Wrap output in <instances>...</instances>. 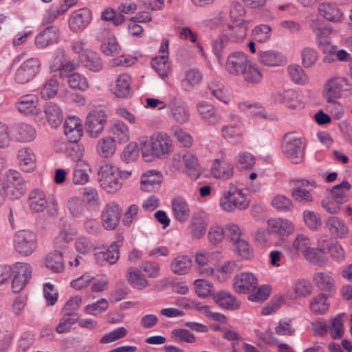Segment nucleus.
Returning a JSON list of instances; mask_svg holds the SVG:
<instances>
[{
	"instance_id": "obj_1",
	"label": "nucleus",
	"mask_w": 352,
	"mask_h": 352,
	"mask_svg": "<svg viewBox=\"0 0 352 352\" xmlns=\"http://www.w3.org/2000/svg\"><path fill=\"white\" fill-rule=\"evenodd\" d=\"M219 205L223 210L230 212L245 210L249 207L250 201L242 190L231 187L222 193Z\"/></svg>"
},
{
	"instance_id": "obj_2",
	"label": "nucleus",
	"mask_w": 352,
	"mask_h": 352,
	"mask_svg": "<svg viewBox=\"0 0 352 352\" xmlns=\"http://www.w3.org/2000/svg\"><path fill=\"white\" fill-rule=\"evenodd\" d=\"M282 150L287 159L292 164H298L303 161L305 145L301 138L290 137L289 134H286Z\"/></svg>"
},
{
	"instance_id": "obj_3",
	"label": "nucleus",
	"mask_w": 352,
	"mask_h": 352,
	"mask_svg": "<svg viewBox=\"0 0 352 352\" xmlns=\"http://www.w3.org/2000/svg\"><path fill=\"white\" fill-rule=\"evenodd\" d=\"M28 204L30 209L34 212H43L49 204L52 206V208L48 210L49 214L53 216L56 212L57 205L55 199L53 197H47L45 192L38 188L30 192Z\"/></svg>"
},
{
	"instance_id": "obj_4",
	"label": "nucleus",
	"mask_w": 352,
	"mask_h": 352,
	"mask_svg": "<svg viewBox=\"0 0 352 352\" xmlns=\"http://www.w3.org/2000/svg\"><path fill=\"white\" fill-rule=\"evenodd\" d=\"M14 242L16 252L25 256L32 254L37 248L36 235L29 230L18 231Z\"/></svg>"
},
{
	"instance_id": "obj_5",
	"label": "nucleus",
	"mask_w": 352,
	"mask_h": 352,
	"mask_svg": "<svg viewBox=\"0 0 352 352\" xmlns=\"http://www.w3.org/2000/svg\"><path fill=\"white\" fill-rule=\"evenodd\" d=\"M173 165L180 170L184 165L186 172L192 179H197L200 174L197 158L190 153L182 151L174 155Z\"/></svg>"
},
{
	"instance_id": "obj_6",
	"label": "nucleus",
	"mask_w": 352,
	"mask_h": 352,
	"mask_svg": "<svg viewBox=\"0 0 352 352\" xmlns=\"http://www.w3.org/2000/svg\"><path fill=\"white\" fill-rule=\"evenodd\" d=\"M107 116L102 109L92 110L87 116L85 129L91 138H96L103 131Z\"/></svg>"
},
{
	"instance_id": "obj_7",
	"label": "nucleus",
	"mask_w": 352,
	"mask_h": 352,
	"mask_svg": "<svg viewBox=\"0 0 352 352\" xmlns=\"http://www.w3.org/2000/svg\"><path fill=\"white\" fill-rule=\"evenodd\" d=\"M112 170H117V167L107 164L102 166L98 171L100 186L109 193H115L122 187L121 182Z\"/></svg>"
},
{
	"instance_id": "obj_8",
	"label": "nucleus",
	"mask_w": 352,
	"mask_h": 352,
	"mask_svg": "<svg viewBox=\"0 0 352 352\" xmlns=\"http://www.w3.org/2000/svg\"><path fill=\"white\" fill-rule=\"evenodd\" d=\"M121 217V208L116 202L105 205L101 213V222L103 228L113 230L117 227Z\"/></svg>"
},
{
	"instance_id": "obj_9",
	"label": "nucleus",
	"mask_w": 352,
	"mask_h": 352,
	"mask_svg": "<svg viewBox=\"0 0 352 352\" xmlns=\"http://www.w3.org/2000/svg\"><path fill=\"white\" fill-rule=\"evenodd\" d=\"M151 146L155 156L165 158L171 151L172 142L166 133H158L151 136Z\"/></svg>"
},
{
	"instance_id": "obj_10",
	"label": "nucleus",
	"mask_w": 352,
	"mask_h": 352,
	"mask_svg": "<svg viewBox=\"0 0 352 352\" xmlns=\"http://www.w3.org/2000/svg\"><path fill=\"white\" fill-rule=\"evenodd\" d=\"M40 62L37 58L25 60L15 73V80L24 84L33 78L39 72Z\"/></svg>"
},
{
	"instance_id": "obj_11",
	"label": "nucleus",
	"mask_w": 352,
	"mask_h": 352,
	"mask_svg": "<svg viewBox=\"0 0 352 352\" xmlns=\"http://www.w3.org/2000/svg\"><path fill=\"white\" fill-rule=\"evenodd\" d=\"M92 13L87 8L75 10L69 19V26L74 32L82 31L91 22Z\"/></svg>"
},
{
	"instance_id": "obj_12",
	"label": "nucleus",
	"mask_w": 352,
	"mask_h": 352,
	"mask_svg": "<svg viewBox=\"0 0 352 352\" xmlns=\"http://www.w3.org/2000/svg\"><path fill=\"white\" fill-rule=\"evenodd\" d=\"M16 271L12 282V288L14 293L20 292L31 278L32 268L28 263H16Z\"/></svg>"
},
{
	"instance_id": "obj_13",
	"label": "nucleus",
	"mask_w": 352,
	"mask_h": 352,
	"mask_svg": "<svg viewBox=\"0 0 352 352\" xmlns=\"http://www.w3.org/2000/svg\"><path fill=\"white\" fill-rule=\"evenodd\" d=\"M120 244L114 241L110 244L105 250L98 249L94 253V258L96 262L100 265H113L120 257Z\"/></svg>"
},
{
	"instance_id": "obj_14",
	"label": "nucleus",
	"mask_w": 352,
	"mask_h": 352,
	"mask_svg": "<svg viewBox=\"0 0 352 352\" xmlns=\"http://www.w3.org/2000/svg\"><path fill=\"white\" fill-rule=\"evenodd\" d=\"M168 106L175 122L179 124L188 122L190 118V111L186 103L182 99L173 97Z\"/></svg>"
},
{
	"instance_id": "obj_15",
	"label": "nucleus",
	"mask_w": 352,
	"mask_h": 352,
	"mask_svg": "<svg viewBox=\"0 0 352 352\" xmlns=\"http://www.w3.org/2000/svg\"><path fill=\"white\" fill-rule=\"evenodd\" d=\"M257 285V279L252 273L244 272L235 276L233 287L237 293L246 294L256 289Z\"/></svg>"
},
{
	"instance_id": "obj_16",
	"label": "nucleus",
	"mask_w": 352,
	"mask_h": 352,
	"mask_svg": "<svg viewBox=\"0 0 352 352\" xmlns=\"http://www.w3.org/2000/svg\"><path fill=\"white\" fill-rule=\"evenodd\" d=\"M250 60L245 54L236 52L231 54L227 58L226 70L232 75L241 74Z\"/></svg>"
},
{
	"instance_id": "obj_17",
	"label": "nucleus",
	"mask_w": 352,
	"mask_h": 352,
	"mask_svg": "<svg viewBox=\"0 0 352 352\" xmlns=\"http://www.w3.org/2000/svg\"><path fill=\"white\" fill-rule=\"evenodd\" d=\"M310 28L316 36L318 45L324 50L323 47L329 44L327 36L333 32L332 27L325 24L322 20L316 19L311 21Z\"/></svg>"
},
{
	"instance_id": "obj_18",
	"label": "nucleus",
	"mask_w": 352,
	"mask_h": 352,
	"mask_svg": "<svg viewBox=\"0 0 352 352\" xmlns=\"http://www.w3.org/2000/svg\"><path fill=\"white\" fill-rule=\"evenodd\" d=\"M58 29L54 25H50L40 32L35 38V46L38 49H45L56 42L58 38Z\"/></svg>"
},
{
	"instance_id": "obj_19",
	"label": "nucleus",
	"mask_w": 352,
	"mask_h": 352,
	"mask_svg": "<svg viewBox=\"0 0 352 352\" xmlns=\"http://www.w3.org/2000/svg\"><path fill=\"white\" fill-rule=\"evenodd\" d=\"M64 132L68 141H79L82 135V128L80 120L75 117H68L64 122Z\"/></svg>"
},
{
	"instance_id": "obj_20",
	"label": "nucleus",
	"mask_w": 352,
	"mask_h": 352,
	"mask_svg": "<svg viewBox=\"0 0 352 352\" xmlns=\"http://www.w3.org/2000/svg\"><path fill=\"white\" fill-rule=\"evenodd\" d=\"M161 183V173L157 170H150L142 175L140 188L144 191L152 192L159 189Z\"/></svg>"
},
{
	"instance_id": "obj_21",
	"label": "nucleus",
	"mask_w": 352,
	"mask_h": 352,
	"mask_svg": "<svg viewBox=\"0 0 352 352\" xmlns=\"http://www.w3.org/2000/svg\"><path fill=\"white\" fill-rule=\"evenodd\" d=\"M12 135V140L19 142H29L36 138V132L32 126L20 123L14 126Z\"/></svg>"
},
{
	"instance_id": "obj_22",
	"label": "nucleus",
	"mask_w": 352,
	"mask_h": 352,
	"mask_svg": "<svg viewBox=\"0 0 352 352\" xmlns=\"http://www.w3.org/2000/svg\"><path fill=\"white\" fill-rule=\"evenodd\" d=\"M325 226L330 234L335 238H344L349 232L344 221L335 216L329 217Z\"/></svg>"
},
{
	"instance_id": "obj_23",
	"label": "nucleus",
	"mask_w": 352,
	"mask_h": 352,
	"mask_svg": "<svg viewBox=\"0 0 352 352\" xmlns=\"http://www.w3.org/2000/svg\"><path fill=\"white\" fill-rule=\"evenodd\" d=\"M197 109L202 119H204L208 124L215 125L220 122L221 116L211 104L206 102H201L197 104Z\"/></svg>"
},
{
	"instance_id": "obj_24",
	"label": "nucleus",
	"mask_w": 352,
	"mask_h": 352,
	"mask_svg": "<svg viewBox=\"0 0 352 352\" xmlns=\"http://www.w3.org/2000/svg\"><path fill=\"white\" fill-rule=\"evenodd\" d=\"M213 300L219 307L228 310H236L241 305L240 302L234 296L223 290L214 294Z\"/></svg>"
},
{
	"instance_id": "obj_25",
	"label": "nucleus",
	"mask_w": 352,
	"mask_h": 352,
	"mask_svg": "<svg viewBox=\"0 0 352 352\" xmlns=\"http://www.w3.org/2000/svg\"><path fill=\"white\" fill-rule=\"evenodd\" d=\"M17 159L19 166L25 172H30L35 167L36 155L30 147H23L19 149Z\"/></svg>"
},
{
	"instance_id": "obj_26",
	"label": "nucleus",
	"mask_w": 352,
	"mask_h": 352,
	"mask_svg": "<svg viewBox=\"0 0 352 352\" xmlns=\"http://www.w3.org/2000/svg\"><path fill=\"white\" fill-rule=\"evenodd\" d=\"M80 58L83 65L91 72H98L103 68V62L100 56L90 50L83 51Z\"/></svg>"
},
{
	"instance_id": "obj_27",
	"label": "nucleus",
	"mask_w": 352,
	"mask_h": 352,
	"mask_svg": "<svg viewBox=\"0 0 352 352\" xmlns=\"http://www.w3.org/2000/svg\"><path fill=\"white\" fill-rule=\"evenodd\" d=\"M233 169L232 164L223 159H217L211 167V172L215 178L228 179L232 176Z\"/></svg>"
},
{
	"instance_id": "obj_28",
	"label": "nucleus",
	"mask_w": 352,
	"mask_h": 352,
	"mask_svg": "<svg viewBox=\"0 0 352 352\" xmlns=\"http://www.w3.org/2000/svg\"><path fill=\"white\" fill-rule=\"evenodd\" d=\"M274 102L284 104L290 108H296L300 106V96L292 89H289L283 93H277L274 96Z\"/></svg>"
},
{
	"instance_id": "obj_29",
	"label": "nucleus",
	"mask_w": 352,
	"mask_h": 352,
	"mask_svg": "<svg viewBox=\"0 0 352 352\" xmlns=\"http://www.w3.org/2000/svg\"><path fill=\"white\" fill-rule=\"evenodd\" d=\"M172 208L175 219L180 223L186 222L190 217V208L186 200L177 197L172 201Z\"/></svg>"
},
{
	"instance_id": "obj_30",
	"label": "nucleus",
	"mask_w": 352,
	"mask_h": 352,
	"mask_svg": "<svg viewBox=\"0 0 352 352\" xmlns=\"http://www.w3.org/2000/svg\"><path fill=\"white\" fill-rule=\"evenodd\" d=\"M260 62L266 66L278 67L286 63L285 58L274 50L263 51L258 53Z\"/></svg>"
},
{
	"instance_id": "obj_31",
	"label": "nucleus",
	"mask_w": 352,
	"mask_h": 352,
	"mask_svg": "<svg viewBox=\"0 0 352 352\" xmlns=\"http://www.w3.org/2000/svg\"><path fill=\"white\" fill-rule=\"evenodd\" d=\"M318 10L321 16L327 20L334 23L341 22L343 19V13L332 3H321Z\"/></svg>"
},
{
	"instance_id": "obj_32",
	"label": "nucleus",
	"mask_w": 352,
	"mask_h": 352,
	"mask_svg": "<svg viewBox=\"0 0 352 352\" xmlns=\"http://www.w3.org/2000/svg\"><path fill=\"white\" fill-rule=\"evenodd\" d=\"M270 231L280 238L287 236L293 232L292 223L287 219H276L269 221Z\"/></svg>"
},
{
	"instance_id": "obj_33",
	"label": "nucleus",
	"mask_w": 352,
	"mask_h": 352,
	"mask_svg": "<svg viewBox=\"0 0 352 352\" xmlns=\"http://www.w3.org/2000/svg\"><path fill=\"white\" fill-rule=\"evenodd\" d=\"M131 77L126 74L119 75L115 82L112 91L118 98H126L130 93Z\"/></svg>"
},
{
	"instance_id": "obj_34",
	"label": "nucleus",
	"mask_w": 352,
	"mask_h": 352,
	"mask_svg": "<svg viewBox=\"0 0 352 352\" xmlns=\"http://www.w3.org/2000/svg\"><path fill=\"white\" fill-rule=\"evenodd\" d=\"M110 138L116 142L122 144L129 141V128L122 122H116L110 129Z\"/></svg>"
},
{
	"instance_id": "obj_35",
	"label": "nucleus",
	"mask_w": 352,
	"mask_h": 352,
	"mask_svg": "<svg viewBox=\"0 0 352 352\" xmlns=\"http://www.w3.org/2000/svg\"><path fill=\"white\" fill-rule=\"evenodd\" d=\"M45 113L52 127L57 128L62 123L63 119L62 110L56 104L48 103L45 107Z\"/></svg>"
},
{
	"instance_id": "obj_36",
	"label": "nucleus",
	"mask_w": 352,
	"mask_h": 352,
	"mask_svg": "<svg viewBox=\"0 0 352 352\" xmlns=\"http://www.w3.org/2000/svg\"><path fill=\"white\" fill-rule=\"evenodd\" d=\"M192 265L191 258L186 255H179L175 258L170 264L171 271L177 275L187 274Z\"/></svg>"
},
{
	"instance_id": "obj_37",
	"label": "nucleus",
	"mask_w": 352,
	"mask_h": 352,
	"mask_svg": "<svg viewBox=\"0 0 352 352\" xmlns=\"http://www.w3.org/2000/svg\"><path fill=\"white\" fill-rule=\"evenodd\" d=\"M202 80L201 72L197 69L186 71L182 80V87L184 91H190L198 85Z\"/></svg>"
},
{
	"instance_id": "obj_38",
	"label": "nucleus",
	"mask_w": 352,
	"mask_h": 352,
	"mask_svg": "<svg viewBox=\"0 0 352 352\" xmlns=\"http://www.w3.org/2000/svg\"><path fill=\"white\" fill-rule=\"evenodd\" d=\"M351 185L346 180L334 186L331 190V197L336 202L343 204L348 200V192Z\"/></svg>"
},
{
	"instance_id": "obj_39",
	"label": "nucleus",
	"mask_w": 352,
	"mask_h": 352,
	"mask_svg": "<svg viewBox=\"0 0 352 352\" xmlns=\"http://www.w3.org/2000/svg\"><path fill=\"white\" fill-rule=\"evenodd\" d=\"M126 280L133 288L143 289L148 285V281L143 277L140 271L135 267H129L126 273Z\"/></svg>"
},
{
	"instance_id": "obj_40",
	"label": "nucleus",
	"mask_w": 352,
	"mask_h": 352,
	"mask_svg": "<svg viewBox=\"0 0 352 352\" xmlns=\"http://www.w3.org/2000/svg\"><path fill=\"white\" fill-rule=\"evenodd\" d=\"M342 91V85L337 80H330L324 87V96L328 102L334 103L341 96Z\"/></svg>"
},
{
	"instance_id": "obj_41",
	"label": "nucleus",
	"mask_w": 352,
	"mask_h": 352,
	"mask_svg": "<svg viewBox=\"0 0 352 352\" xmlns=\"http://www.w3.org/2000/svg\"><path fill=\"white\" fill-rule=\"evenodd\" d=\"M63 254V252L50 253L45 258V266L54 272H62L64 270Z\"/></svg>"
},
{
	"instance_id": "obj_42",
	"label": "nucleus",
	"mask_w": 352,
	"mask_h": 352,
	"mask_svg": "<svg viewBox=\"0 0 352 352\" xmlns=\"http://www.w3.org/2000/svg\"><path fill=\"white\" fill-rule=\"evenodd\" d=\"M309 239L303 234H298L290 248L291 256L292 258H296L300 253H302L304 254L309 249Z\"/></svg>"
},
{
	"instance_id": "obj_43",
	"label": "nucleus",
	"mask_w": 352,
	"mask_h": 352,
	"mask_svg": "<svg viewBox=\"0 0 352 352\" xmlns=\"http://www.w3.org/2000/svg\"><path fill=\"white\" fill-rule=\"evenodd\" d=\"M37 97L32 94L25 95L20 97L19 101L16 102V109L21 113H33L37 104Z\"/></svg>"
},
{
	"instance_id": "obj_44",
	"label": "nucleus",
	"mask_w": 352,
	"mask_h": 352,
	"mask_svg": "<svg viewBox=\"0 0 352 352\" xmlns=\"http://www.w3.org/2000/svg\"><path fill=\"white\" fill-rule=\"evenodd\" d=\"M65 154L68 158L77 163L82 162L84 148L82 144L76 142L68 141L65 146Z\"/></svg>"
},
{
	"instance_id": "obj_45",
	"label": "nucleus",
	"mask_w": 352,
	"mask_h": 352,
	"mask_svg": "<svg viewBox=\"0 0 352 352\" xmlns=\"http://www.w3.org/2000/svg\"><path fill=\"white\" fill-rule=\"evenodd\" d=\"M207 223L205 219L200 215L193 216L190 226V232L192 236L196 239L203 237L206 231Z\"/></svg>"
},
{
	"instance_id": "obj_46",
	"label": "nucleus",
	"mask_w": 352,
	"mask_h": 352,
	"mask_svg": "<svg viewBox=\"0 0 352 352\" xmlns=\"http://www.w3.org/2000/svg\"><path fill=\"white\" fill-rule=\"evenodd\" d=\"M116 151L115 142L110 138L100 140L97 144V152L103 157L111 156Z\"/></svg>"
},
{
	"instance_id": "obj_47",
	"label": "nucleus",
	"mask_w": 352,
	"mask_h": 352,
	"mask_svg": "<svg viewBox=\"0 0 352 352\" xmlns=\"http://www.w3.org/2000/svg\"><path fill=\"white\" fill-rule=\"evenodd\" d=\"M151 65L157 74L162 78L167 77L170 71V65L168 58L164 56H158L153 58Z\"/></svg>"
},
{
	"instance_id": "obj_48",
	"label": "nucleus",
	"mask_w": 352,
	"mask_h": 352,
	"mask_svg": "<svg viewBox=\"0 0 352 352\" xmlns=\"http://www.w3.org/2000/svg\"><path fill=\"white\" fill-rule=\"evenodd\" d=\"M241 74L243 75L245 81L249 83H257L262 78V74L259 71L258 66L256 64L252 63L250 61L248 63Z\"/></svg>"
},
{
	"instance_id": "obj_49",
	"label": "nucleus",
	"mask_w": 352,
	"mask_h": 352,
	"mask_svg": "<svg viewBox=\"0 0 352 352\" xmlns=\"http://www.w3.org/2000/svg\"><path fill=\"white\" fill-rule=\"evenodd\" d=\"M316 286L321 290L331 291L334 287L333 279L324 272H316L314 276Z\"/></svg>"
},
{
	"instance_id": "obj_50",
	"label": "nucleus",
	"mask_w": 352,
	"mask_h": 352,
	"mask_svg": "<svg viewBox=\"0 0 352 352\" xmlns=\"http://www.w3.org/2000/svg\"><path fill=\"white\" fill-rule=\"evenodd\" d=\"M88 179L87 166L83 162L77 163L73 172V182L75 184L82 185L85 184Z\"/></svg>"
},
{
	"instance_id": "obj_51",
	"label": "nucleus",
	"mask_w": 352,
	"mask_h": 352,
	"mask_svg": "<svg viewBox=\"0 0 352 352\" xmlns=\"http://www.w3.org/2000/svg\"><path fill=\"white\" fill-rule=\"evenodd\" d=\"M196 294L202 298H206L209 296L213 297L214 287L209 281L204 279H197L194 281Z\"/></svg>"
},
{
	"instance_id": "obj_52",
	"label": "nucleus",
	"mask_w": 352,
	"mask_h": 352,
	"mask_svg": "<svg viewBox=\"0 0 352 352\" xmlns=\"http://www.w3.org/2000/svg\"><path fill=\"white\" fill-rule=\"evenodd\" d=\"M66 79L69 86L74 89L86 91L89 88L87 78L78 73H72Z\"/></svg>"
},
{
	"instance_id": "obj_53",
	"label": "nucleus",
	"mask_w": 352,
	"mask_h": 352,
	"mask_svg": "<svg viewBox=\"0 0 352 352\" xmlns=\"http://www.w3.org/2000/svg\"><path fill=\"white\" fill-rule=\"evenodd\" d=\"M247 28V23H243L242 24L233 23L232 27L228 26L229 32L228 33V35L229 36V39L232 42H238L241 41L246 36Z\"/></svg>"
},
{
	"instance_id": "obj_54",
	"label": "nucleus",
	"mask_w": 352,
	"mask_h": 352,
	"mask_svg": "<svg viewBox=\"0 0 352 352\" xmlns=\"http://www.w3.org/2000/svg\"><path fill=\"white\" fill-rule=\"evenodd\" d=\"M272 206L280 212H290L294 206L290 199L283 195H278L272 201Z\"/></svg>"
},
{
	"instance_id": "obj_55",
	"label": "nucleus",
	"mask_w": 352,
	"mask_h": 352,
	"mask_svg": "<svg viewBox=\"0 0 352 352\" xmlns=\"http://www.w3.org/2000/svg\"><path fill=\"white\" fill-rule=\"evenodd\" d=\"M327 299V296L324 294H320L314 297L310 302L311 310L316 314H324L329 309Z\"/></svg>"
},
{
	"instance_id": "obj_56",
	"label": "nucleus",
	"mask_w": 352,
	"mask_h": 352,
	"mask_svg": "<svg viewBox=\"0 0 352 352\" xmlns=\"http://www.w3.org/2000/svg\"><path fill=\"white\" fill-rule=\"evenodd\" d=\"M230 40L227 35L221 36L212 43V51L217 58L219 63H223V52L228 46Z\"/></svg>"
},
{
	"instance_id": "obj_57",
	"label": "nucleus",
	"mask_w": 352,
	"mask_h": 352,
	"mask_svg": "<svg viewBox=\"0 0 352 352\" xmlns=\"http://www.w3.org/2000/svg\"><path fill=\"white\" fill-rule=\"evenodd\" d=\"M293 290L298 297H307L312 292L311 283L305 279H298L293 284Z\"/></svg>"
},
{
	"instance_id": "obj_58",
	"label": "nucleus",
	"mask_w": 352,
	"mask_h": 352,
	"mask_svg": "<svg viewBox=\"0 0 352 352\" xmlns=\"http://www.w3.org/2000/svg\"><path fill=\"white\" fill-rule=\"evenodd\" d=\"M254 164L255 158L249 152H241L236 156V166L239 170L250 169Z\"/></svg>"
},
{
	"instance_id": "obj_59",
	"label": "nucleus",
	"mask_w": 352,
	"mask_h": 352,
	"mask_svg": "<svg viewBox=\"0 0 352 352\" xmlns=\"http://www.w3.org/2000/svg\"><path fill=\"white\" fill-rule=\"evenodd\" d=\"M245 13L243 6L239 2H233L231 6L230 15L232 21V23L242 24L247 23L244 20V15Z\"/></svg>"
},
{
	"instance_id": "obj_60",
	"label": "nucleus",
	"mask_w": 352,
	"mask_h": 352,
	"mask_svg": "<svg viewBox=\"0 0 352 352\" xmlns=\"http://www.w3.org/2000/svg\"><path fill=\"white\" fill-rule=\"evenodd\" d=\"M288 72L292 80L296 84L304 85L308 80L307 74L299 65H290Z\"/></svg>"
},
{
	"instance_id": "obj_61",
	"label": "nucleus",
	"mask_w": 352,
	"mask_h": 352,
	"mask_svg": "<svg viewBox=\"0 0 352 352\" xmlns=\"http://www.w3.org/2000/svg\"><path fill=\"white\" fill-rule=\"evenodd\" d=\"M301 56L302 63L305 68H310L314 66L318 58L316 51L309 47L302 50Z\"/></svg>"
},
{
	"instance_id": "obj_62",
	"label": "nucleus",
	"mask_w": 352,
	"mask_h": 352,
	"mask_svg": "<svg viewBox=\"0 0 352 352\" xmlns=\"http://www.w3.org/2000/svg\"><path fill=\"white\" fill-rule=\"evenodd\" d=\"M225 237L223 228L219 225L212 226L208 233V239L211 245H217L222 242Z\"/></svg>"
},
{
	"instance_id": "obj_63",
	"label": "nucleus",
	"mask_w": 352,
	"mask_h": 352,
	"mask_svg": "<svg viewBox=\"0 0 352 352\" xmlns=\"http://www.w3.org/2000/svg\"><path fill=\"white\" fill-rule=\"evenodd\" d=\"M58 90V82L54 78L48 80L41 89V97L45 100L54 98Z\"/></svg>"
},
{
	"instance_id": "obj_64",
	"label": "nucleus",
	"mask_w": 352,
	"mask_h": 352,
	"mask_svg": "<svg viewBox=\"0 0 352 352\" xmlns=\"http://www.w3.org/2000/svg\"><path fill=\"white\" fill-rule=\"evenodd\" d=\"M101 19L111 21L114 25L118 26L124 22L125 17L122 14L117 13L114 9L108 8L102 12Z\"/></svg>"
}]
</instances>
